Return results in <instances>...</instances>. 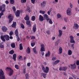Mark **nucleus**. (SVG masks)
I'll return each instance as SVG.
<instances>
[{"instance_id": "nucleus-42", "label": "nucleus", "mask_w": 79, "mask_h": 79, "mask_svg": "<svg viewBox=\"0 0 79 79\" xmlns=\"http://www.w3.org/2000/svg\"><path fill=\"white\" fill-rule=\"evenodd\" d=\"M72 51H71L69 50L68 51V54L69 55H71L72 54Z\"/></svg>"}, {"instance_id": "nucleus-39", "label": "nucleus", "mask_w": 79, "mask_h": 79, "mask_svg": "<svg viewBox=\"0 0 79 79\" xmlns=\"http://www.w3.org/2000/svg\"><path fill=\"white\" fill-rule=\"evenodd\" d=\"M61 14H58L57 15V18H61Z\"/></svg>"}, {"instance_id": "nucleus-26", "label": "nucleus", "mask_w": 79, "mask_h": 79, "mask_svg": "<svg viewBox=\"0 0 79 79\" xmlns=\"http://www.w3.org/2000/svg\"><path fill=\"white\" fill-rule=\"evenodd\" d=\"M10 45L12 48H15V43H11L10 44Z\"/></svg>"}, {"instance_id": "nucleus-31", "label": "nucleus", "mask_w": 79, "mask_h": 79, "mask_svg": "<svg viewBox=\"0 0 79 79\" xmlns=\"http://www.w3.org/2000/svg\"><path fill=\"white\" fill-rule=\"evenodd\" d=\"M23 46L22 45V43L20 44H19V49L20 50H23Z\"/></svg>"}, {"instance_id": "nucleus-3", "label": "nucleus", "mask_w": 79, "mask_h": 79, "mask_svg": "<svg viewBox=\"0 0 79 79\" xmlns=\"http://www.w3.org/2000/svg\"><path fill=\"white\" fill-rule=\"evenodd\" d=\"M71 11V8H69L66 11V13L67 15H68V16H71V15L72 14Z\"/></svg>"}, {"instance_id": "nucleus-37", "label": "nucleus", "mask_w": 79, "mask_h": 79, "mask_svg": "<svg viewBox=\"0 0 79 79\" xmlns=\"http://www.w3.org/2000/svg\"><path fill=\"white\" fill-rule=\"evenodd\" d=\"M67 69H68V67H63V71H66L67 70Z\"/></svg>"}, {"instance_id": "nucleus-30", "label": "nucleus", "mask_w": 79, "mask_h": 79, "mask_svg": "<svg viewBox=\"0 0 79 79\" xmlns=\"http://www.w3.org/2000/svg\"><path fill=\"white\" fill-rule=\"evenodd\" d=\"M27 52L28 54L30 53L31 52V51L30 50V48H29V47L27 48Z\"/></svg>"}, {"instance_id": "nucleus-53", "label": "nucleus", "mask_w": 79, "mask_h": 79, "mask_svg": "<svg viewBox=\"0 0 79 79\" xmlns=\"http://www.w3.org/2000/svg\"><path fill=\"white\" fill-rule=\"evenodd\" d=\"M58 44H59V42L57 41V42H56L55 45L56 46H58Z\"/></svg>"}, {"instance_id": "nucleus-13", "label": "nucleus", "mask_w": 79, "mask_h": 79, "mask_svg": "<svg viewBox=\"0 0 79 79\" xmlns=\"http://www.w3.org/2000/svg\"><path fill=\"white\" fill-rule=\"evenodd\" d=\"M36 24H35L33 25V27L32 28V31H33V32H35V31H36Z\"/></svg>"}, {"instance_id": "nucleus-14", "label": "nucleus", "mask_w": 79, "mask_h": 79, "mask_svg": "<svg viewBox=\"0 0 79 79\" xmlns=\"http://www.w3.org/2000/svg\"><path fill=\"white\" fill-rule=\"evenodd\" d=\"M43 16L44 17V18L45 19H46V20L47 21L49 19V18H48V15L47 14H44Z\"/></svg>"}, {"instance_id": "nucleus-4", "label": "nucleus", "mask_w": 79, "mask_h": 79, "mask_svg": "<svg viewBox=\"0 0 79 79\" xmlns=\"http://www.w3.org/2000/svg\"><path fill=\"white\" fill-rule=\"evenodd\" d=\"M41 49L40 51L41 52H45V45L43 44H42L40 45Z\"/></svg>"}, {"instance_id": "nucleus-16", "label": "nucleus", "mask_w": 79, "mask_h": 79, "mask_svg": "<svg viewBox=\"0 0 79 79\" xmlns=\"http://www.w3.org/2000/svg\"><path fill=\"white\" fill-rule=\"evenodd\" d=\"M74 26L73 27L74 29H77L79 28V25L77 23H75L74 24Z\"/></svg>"}, {"instance_id": "nucleus-27", "label": "nucleus", "mask_w": 79, "mask_h": 79, "mask_svg": "<svg viewBox=\"0 0 79 79\" xmlns=\"http://www.w3.org/2000/svg\"><path fill=\"white\" fill-rule=\"evenodd\" d=\"M15 34H16V36H18L19 35L18 30V29H16L15 31Z\"/></svg>"}, {"instance_id": "nucleus-11", "label": "nucleus", "mask_w": 79, "mask_h": 79, "mask_svg": "<svg viewBox=\"0 0 79 79\" xmlns=\"http://www.w3.org/2000/svg\"><path fill=\"white\" fill-rule=\"evenodd\" d=\"M49 71V68L48 67H46L45 68V69L44 70V73H48Z\"/></svg>"}, {"instance_id": "nucleus-59", "label": "nucleus", "mask_w": 79, "mask_h": 79, "mask_svg": "<svg viewBox=\"0 0 79 79\" xmlns=\"http://www.w3.org/2000/svg\"><path fill=\"white\" fill-rule=\"evenodd\" d=\"M47 34H50V31H47Z\"/></svg>"}, {"instance_id": "nucleus-63", "label": "nucleus", "mask_w": 79, "mask_h": 79, "mask_svg": "<svg viewBox=\"0 0 79 79\" xmlns=\"http://www.w3.org/2000/svg\"><path fill=\"white\" fill-rule=\"evenodd\" d=\"M70 6L71 7V8H72L73 7V4H71V3H70Z\"/></svg>"}, {"instance_id": "nucleus-61", "label": "nucleus", "mask_w": 79, "mask_h": 79, "mask_svg": "<svg viewBox=\"0 0 79 79\" xmlns=\"http://www.w3.org/2000/svg\"><path fill=\"white\" fill-rule=\"evenodd\" d=\"M19 59H20V60H22V56H19Z\"/></svg>"}, {"instance_id": "nucleus-52", "label": "nucleus", "mask_w": 79, "mask_h": 79, "mask_svg": "<svg viewBox=\"0 0 79 79\" xmlns=\"http://www.w3.org/2000/svg\"><path fill=\"white\" fill-rule=\"evenodd\" d=\"M31 1L33 4H34L35 3V0H31Z\"/></svg>"}, {"instance_id": "nucleus-43", "label": "nucleus", "mask_w": 79, "mask_h": 79, "mask_svg": "<svg viewBox=\"0 0 79 79\" xmlns=\"http://www.w3.org/2000/svg\"><path fill=\"white\" fill-rule=\"evenodd\" d=\"M26 11H28L29 13H30L31 12V9H30V8L29 7H28L27 9H26Z\"/></svg>"}, {"instance_id": "nucleus-50", "label": "nucleus", "mask_w": 79, "mask_h": 79, "mask_svg": "<svg viewBox=\"0 0 79 79\" xmlns=\"http://www.w3.org/2000/svg\"><path fill=\"white\" fill-rule=\"evenodd\" d=\"M12 9L14 11V13H15V11H16V8H15V6L12 7Z\"/></svg>"}, {"instance_id": "nucleus-20", "label": "nucleus", "mask_w": 79, "mask_h": 79, "mask_svg": "<svg viewBox=\"0 0 79 79\" xmlns=\"http://www.w3.org/2000/svg\"><path fill=\"white\" fill-rule=\"evenodd\" d=\"M12 27H15L16 26V22H13L12 24L11 25Z\"/></svg>"}, {"instance_id": "nucleus-35", "label": "nucleus", "mask_w": 79, "mask_h": 79, "mask_svg": "<svg viewBox=\"0 0 79 79\" xmlns=\"http://www.w3.org/2000/svg\"><path fill=\"white\" fill-rule=\"evenodd\" d=\"M40 13H41L43 14V15H44L45 13V11H43L42 10H40Z\"/></svg>"}, {"instance_id": "nucleus-15", "label": "nucleus", "mask_w": 79, "mask_h": 79, "mask_svg": "<svg viewBox=\"0 0 79 79\" xmlns=\"http://www.w3.org/2000/svg\"><path fill=\"white\" fill-rule=\"evenodd\" d=\"M20 11L18 10H17V11L16 12L15 15L16 16L19 17V15H20Z\"/></svg>"}, {"instance_id": "nucleus-51", "label": "nucleus", "mask_w": 79, "mask_h": 79, "mask_svg": "<svg viewBox=\"0 0 79 79\" xmlns=\"http://www.w3.org/2000/svg\"><path fill=\"white\" fill-rule=\"evenodd\" d=\"M21 2L22 3H26V0H21Z\"/></svg>"}, {"instance_id": "nucleus-64", "label": "nucleus", "mask_w": 79, "mask_h": 79, "mask_svg": "<svg viewBox=\"0 0 79 79\" xmlns=\"http://www.w3.org/2000/svg\"><path fill=\"white\" fill-rule=\"evenodd\" d=\"M5 2L6 4H8L9 3V2H8V1L7 0H6Z\"/></svg>"}, {"instance_id": "nucleus-55", "label": "nucleus", "mask_w": 79, "mask_h": 79, "mask_svg": "<svg viewBox=\"0 0 79 79\" xmlns=\"http://www.w3.org/2000/svg\"><path fill=\"white\" fill-rule=\"evenodd\" d=\"M13 32L12 31L10 32L9 33V35H10L11 36L12 35H13Z\"/></svg>"}, {"instance_id": "nucleus-57", "label": "nucleus", "mask_w": 79, "mask_h": 79, "mask_svg": "<svg viewBox=\"0 0 79 79\" xmlns=\"http://www.w3.org/2000/svg\"><path fill=\"white\" fill-rule=\"evenodd\" d=\"M76 64H77V65H79V60H77Z\"/></svg>"}, {"instance_id": "nucleus-40", "label": "nucleus", "mask_w": 79, "mask_h": 79, "mask_svg": "<svg viewBox=\"0 0 79 79\" xmlns=\"http://www.w3.org/2000/svg\"><path fill=\"white\" fill-rule=\"evenodd\" d=\"M10 3L11 4H14L15 3V0H10Z\"/></svg>"}, {"instance_id": "nucleus-9", "label": "nucleus", "mask_w": 79, "mask_h": 79, "mask_svg": "<svg viewBox=\"0 0 79 79\" xmlns=\"http://www.w3.org/2000/svg\"><path fill=\"white\" fill-rule=\"evenodd\" d=\"M70 66H71V69H75L76 68V65L75 64H71Z\"/></svg>"}, {"instance_id": "nucleus-28", "label": "nucleus", "mask_w": 79, "mask_h": 79, "mask_svg": "<svg viewBox=\"0 0 79 79\" xmlns=\"http://www.w3.org/2000/svg\"><path fill=\"white\" fill-rule=\"evenodd\" d=\"M50 51H48V53H46L45 55V56L47 57V56H50Z\"/></svg>"}, {"instance_id": "nucleus-25", "label": "nucleus", "mask_w": 79, "mask_h": 79, "mask_svg": "<svg viewBox=\"0 0 79 79\" xmlns=\"http://www.w3.org/2000/svg\"><path fill=\"white\" fill-rule=\"evenodd\" d=\"M62 48L60 47L59 48V53H62Z\"/></svg>"}, {"instance_id": "nucleus-46", "label": "nucleus", "mask_w": 79, "mask_h": 79, "mask_svg": "<svg viewBox=\"0 0 79 79\" xmlns=\"http://www.w3.org/2000/svg\"><path fill=\"white\" fill-rule=\"evenodd\" d=\"M59 71H63V67H61L59 68Z\"/></svg>"}, {"instance_id": "nucleus-45", "label": "nucleus", "mask_w": 79, "mask_h": 79, "mask_svg": "<svg viewBox=\"0 0 79 79\" xmlns=\"http://www.w3.org/2000/svg\"><path fill=\"white\" fill-rule=\"evenodd\" d=\"M41 68H42V70H43V72H44V71L45 68V67H44V66L43 65H41Z\"/></svg>"}, {"instance_id": "nucleus-29", "label": "nucleus", "mask_w": 79, "mask_h": 79, "mask_svg": "<svg viewBox=\"0 0 79 79\" xmlns=\"http://www.w3.org/2000/svg\"><path fill=\"white\" fill-rule=\"evenodd\" d=\"M60 61L59 60H56V61L55 62V63H54V64H53L54 66V65H56V64H58V63H59V62H60Z\"/></svg>"}, {"instance_id": "nucleus-12", "label": "nucleus", "mask_w": 79, "mask_h": 79, "mask_svg": "<svg viewBox=\"0 0 79 79\" xmlns=\"http://www.w3.org/2000/svg\"><path fill=\"white\" fill-rule=\"evenodd\" d=\"M5 38H6V35H4V36L1 35V39L3 41V42H5V41H6L5 39Z\"/></svg>"}, {"instance_id": "nucleus-49", "label": "nucleus", "mask_w": 79, "mask_h": 79, "mask_svg": "<svg viewBox=\"0 0 79 79\" xmlns=\"http://www.w3.org/2000/svg\"><path fill=\"white\" fill-rule=\"evenodd\" d=\"M26 67L24 68V69L23 71V73L24 74H25V73H26Z\"/></svg>"}, {"instance_id": "nucleus-1", "label": "nucleus", "mask_w": 79, "mask_h": 79, "mask_svg": "<svg viewBox=\"0 0 79 79\" xmlns=\"http://www.w3.org/2000/svg\"><path fill=\"white\" fill-rule=\"evenodd\" d=\"M0 11L2 12L0 13V15L3 16V12L5 11V5L3 4L2 5L0 6Z\"/></svg>"}, {"instance_id": "nucleus-23", "label": "nucleus", "mask_w": 79, "mask_h": 79, "mask_svg": "<svg viewBox=\"0 0 79 79\" xmlns=\"http://www.w3.org/2000/svg\"><path fill=\"white\" fill-rule=\"evenodd\" d=\"M59 35H58V36L59 37H61L62 35V34H63L62 31H61V30H59Z\"/></svg>"}, {"instance_id": "nucleus-19", "label": "nucleus", "mask_w": 79, "mask_h": 79, "mask_svg": "<svg viewBox=\"0 0 79 79\" xmlns=\"http://www.w3.org/2000/svg\"><path fill=\"white\" fill-rule=\"evenodd\" d=\"M33 51L34 53L35 54H37L38 53V52L36 50V47H35L34 48H33Z\"/></svg>"}, {"instance_id": "nucleus-60", "label": "nucleus", "mask_w": 79, "mask_h": 79, "mask_svg": "<svg viewBox=\"0 0 79 79\" xmlns=\"http://www.w3.org/2000/svg\"><path fill=\"white\" fill-rule=\"evenodd\" d=\"M0 47L1 48H3V47H4V46H3V45H2V44H1L0 45Z\"/></svg>"}, {"instance_id": "nucleus-47", "label": "nucleus", "mask_w": 79, "mask_h": 79, "mask_svg": "<svg viewBox=\"0 0 79 79\" xmlns=\"http://www.w3.org/2000/svg\"><path fill=\"white\" fill-rule=\"evenodd\" d=\"M21 27L22 29H24V26L23 23L21 24Z\"/></svg>"}, {"instance_id": "nucleus-48", "label": "nucleus", "mask_w": 79, "mask_h": 79, "mask_svg": "<svg viewBox=\"0 0 79 79\" xmlns=\"http://www.w3.org/2000/svg\"><path fill=\"white\" fill-rule=\"evenodd\" d=\"M35 44V42L32 43L31 44V47H34Z\"/></svg>"}, {"instance_id": "nucleus-24", "label": "nucleus", "mask_w": 79, "mask_h": 79, "mask_svg": "<svg viewBox=\"0 0 79 79\" xmlns=\"http://www.w3.org/2000/svg\"><path fill=\"white\" fill-rule=\"evenodd\" d=\"M52 11V8H51L47 12V13L48 15H50V13Z\"/></svg>"}, {"instance_id": "nucleus-58", "label": "nucleus", "mask_w": 79, "mask_h": 79, "mask_svg": "<svg viewBox=\"0 0 79 79\" xmlns=\"http://www.w3.org/2000/svg\"><path fill=\"white\" fill-rule=\"evenodd\" d=\"M56 57H53V58L52 59V60H56Z\"/></svg>"}, {"instance_id": "nucleus-41", "label": "nucleus", "mask_w": 79, "mask_h": 79, "mask_svg": "<svg viewBox=\"0 0 79 79\" xmlns=\"http://www.w3.org/2000/svg\"><path fill=\"white\" fill-rule=\"evenodd\" d=\"M9 36L8 35H6V37L5 38L6 40H9Z\"/></svg>"}, {"instance_id": "nucleus-44", "label": "nucleus", "mask_w": 79, "mask_h": 79, "mask_svg": "<svg viewBox=\"0 0 79 79\" xmlns=\"http://www.w3.org/2000/svg\"><path fill=\"white\" fill-rule=\"evenodd\" d=\"M25 76L26 77V79H29V75H28V73H26L25 75Z\"/></svg>"}, {"instance_id": "nucleus-18", "label": "nucleus", "mask_w": 79, "mask_h": 79, "mask_svg": "<svg viewBox=\"0 0 79 79\" xmlns=\"http://www.w3.org/2000/svg\"><path fill=\"white\" fill-rule=\"evenodd\" d=\"M26 24L28 25V27H31V24L30 20L27 21Z\"/></svg>"}, {"instance_id": "nucleus-38", "label": "nucleus", "mask_w": 79, "mask_h": 79, "mask_svg": "<svg viewBox=\"0 0 79 79\" xmlns=\"http://www.w3.org/2000/svg\"><path fill=\"white\" fill-rule=\"evenodd\" d=\"M41 74L44 78H45L46 77V75H47V74H45L44 73H42Z\"/></svg>"}, {"instance_id": "nucleus-2", "label": "nucleus", "mask_w": 79, "mask_h": 79, "mask_svg": "<svg viewBox=\"0 0 79 79\" xmlns=\"http://www.w3.org/2000/svg\"><path fill=\"white\" fill-rule=\"evenodd\" d=\"M0 79H5V76L2 69H0Z\"/></svg>"}, {"instance_id": "nucleus-6", "label": "nucleus", "mask_w": 79, "mask_h": 79, "mask_svg": "<svg viewBox=\"0 0 79 79\" xmlns=\"http://www.w3.org/2000/svg\"><path fill=\"white\" fill-rule=\"evenodd\" d=\"M6 69L10 70V72L9 74V76H10L12 75L13 74V69H12L11 68H9L8 67H7Z\"/></svg>"}, {"instance_id": "nucleus-62", "label": "nucleus", "mask_w": 79, "mask_h": 79, "mask_svg": "<svg viewBox=\"0 0 79 79\" xmlns=\"http://www.w3.org/2000/svg\"><path fill=\"white\" fill-rule=\"evenodd\" d=\"M35 39V37L34 36H32L31 38L32 40Z\"/></svg>"}, {"instance_id": "nucleus-36", "label": "nucleus", "mask_w": 79, "mask_h": 79, "mask_svg": "<svg viewBox=\"0 0 79 79\" xmlns=\"http://www.w3.org/2000/svg\"><path fill=\"white\" fill-rule=\"evenodd\" d=\"M15 67L17 69H19V66L18 65H15Z\"/></svg>"}, {"instance_id": "nucleus-10", "label": "nucleus", "mask_w": 79, "mask_h": 79, "mask_svg": "<svg viewBox=\"0 0 79 79\" xmlns=\"http://www.w3.org/2000/svg\"><path fill=\"white\" fill-rule=\"evenodd\" d=\"M2 29L3 32H6V31H8V28L5 26L2 27Z\"/></svg>"}, {"instance_id": "nucleus-8", "label": "nucleus", "mask_w": 79, "mask_h": 79, "mask_svg": "<svg viewBox=\"0 0 79 79\" xmlns=\"http://www.w3.org/2000/svg\"><path fill=\"white\" fill-rule=\"evenodd\" d=\"M46 5V1H44L40 4L42 8H44Z\"/></svg>"}, {"instance_id": "nucleus-21", "label": "nucleus", "mask_w": 79, "mask_h": 79, "mask_svg": "<svg viewBox=\"0 0 79 79\" xmlns=\"http://www.w3.org/2000/svg\"><path fill=\"white\" fill-rule=\"evenodd\" d=\"M24 19L25 20H26V21L29 20V16H28L27 14L26 17Z\"/></svg>"}, {"instance_id": "nucleus-32", "label": "nucleus", "mask_w": 79, "mask_h": 79, "mask_svg": "<svg viewBox=\"0 0 79 79\" xmlns=\"http://www.w3.org/2000/svg\"><path fill=\"white\" fill-rule=\"evenodd\" d=\"M47 21H49V22L50 24H53V22L52 21V20L50 19H49Z\"/></svg>"}, {"instance_id": "nucleus-7", "label": "nucleus", "mask_w": 79, "mask_h": 79, "mask_svg": "<svg viewBox=\"0 0 79 79\" xmlns=\"http://www.w3.org/2000/svg\"><path fill=\"white\" fill-rule=\"evenodd\" d=\"M70 43H73L74 44L75 43V41H74V40L73 39H74V38L73 36H70Z\"/></svg>"}, {"instance_id": "nucleus-56", "label": "nucleus", "mask_w": 79, "mask_h": 79, "mask_svg": "<svg viewBox=\"0 0 79 79\" xmlns=\"http://www.w3.org/2000/svg\"><path fill=\"white\" fill-rule=\"evenodd\" d=\"M30 66H31V63H28L27 64V66L28 67H30Z\"/></svg>"}, {"instance_id": "nucleus-5", "label": "nucleus", "mask_w": 79, "mask_h": 79, "mask_svg": "<svg viewBox=\"0 0 79 79\" xmlns=\"http://www.w3.org/2000/svg\"><path fill=\"white\" fill-rule=\"evenodd\" d=\"M8 18L9 19V23H11V21H12L13 19V17L11 16V15H9L8 16Z\"/></svg>"}, {"instance_id": "nucleus-22", "label": "nucleus", "mask_w": 79, "mask_h": 79, "mask_svg": "<svg viewBox=\"0 0 79 79\" xmlns=\"http://www.w3.org/2000/svg\"><path fill=\"white\" fill-rule=\"evenodd\" d=\"M13 59L15 61H16V55L15 54H14L13 56Z\"/></svg>"}, {"instance_id": "nucleus-33", "label": "nucleus", "mask_w": 79, "mask_h": 79, "mask_svg": "<svg viewBox=\"0 0 79 79\" xmlns=\"http://www.w3.org/2000/svg\"><path fill=\"white\" fill-rule=\"evenodd\" d=\"M14 53L15 52L13 50H12L9 52V54H11V55H13Z\"/></svg>"}, {"instance_id": "nucleus-54", "label": "nucleus", "mask_w": 79, "mask_h": 79, "mask_svg": "<svg viewBox=\"0 0 79 79\" xmlns=\"http://www.w3.org/2000/svg\"><path fill=\"white\" fill-rule=\"evenodd\" d=\"M16 36H17V41H18V42H19V40H20V38H19V35Z\"/></svg>"}, {"instance_id": "nucleus-34", "label": "nucleus", "mask_w": 79, "mask_h": 79, "mask_svg": "<svg viewBox=\"0 0 79 79\" xmlns=\"http://www.w3.org/2000/svg\"><path fill=\"white\" fill-rule=\"evenodd\" d=\"M35 16H33L31 17V20L33 21H35Z\"/></svg>"}, {"instance_id": "nucleus-17", "label": "nucleus", "mask_w": 79, "mask_h": 79, "mask_svg": "<svg viewBox=\"0 0 79 79\" xmlns=\"http://www.w3.org/2000/svg\"><path fill=\"white\" fill-rule=\"evenodd\" d=\"M39 21H43L44 20V17L42 16L41 15H40L39 18Z\"/></svg>"}]
</instances>
